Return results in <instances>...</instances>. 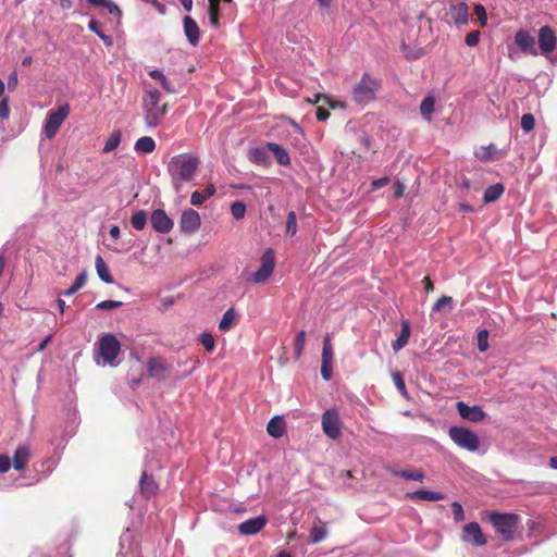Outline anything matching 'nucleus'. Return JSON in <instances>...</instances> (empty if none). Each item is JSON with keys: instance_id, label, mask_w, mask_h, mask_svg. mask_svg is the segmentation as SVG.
<instances>
[{"instance_id": "nucleus-1", "label": "nucleus", "mask_w": 557, "mask_h": 557, "mask_svg": "<svg viewBox=\"0 0 557 557\" xmlns=\"http://www.w3.org/2000/svg\"><path fill=\"white\" fill-rule=\"evenodd\" d=\"M198 166L199 159L189 153H181L171 158L168 172L176 191L182 188L183 183L193 180Z\"/></svg>"}, {"instance_id": "nucleus-2", "label": "nucleus", "mask_w": 557, "mask_h": 557, "mask_svg": "<svg viewBox=\"0 0 557 557\" xmlns=\"http://www.w3.org/2000/svg\"><path fill=\"white\" fill-rule=\"evenodd\" d=\"M95 361L99 366L116 367L119 361L116 360L120 351L121 344L113 334L102 335L95 347Z\"/></svg>"}, {"instance_id": "nucleus-3", "label": "nucleus", "mask_w": 557, "mask_h": 557, "mask_svg": "<svg viewBox=\"0 0 557 557\" xmlns=\"http://www.w3.org/2000/svg\"><path fill=\"white\" fill-rule=\"evenodd\" d=\"M161 95L157 89H148L143 99V111L146 125L149 128L158 127L166 111V104H160Z\"/></svg>"}, {"instance_id": "nucleus-4", "label": "nucleus", "mask_w": 557, "mask_h": 557, "mask_svg": "<svg viewBox=\"0 0 557 557\" xmlns=\"http://www.w3.org/2000/svg\"><path fill=\"white\" fill-rule=\"evenodd\" d=\"M450 440L460 448L474 453L480 447V440L476 433L463 426H451L448 430Z\"/></svg>"}, {"instance_id": "nucleus-5", "label": "nucleus", "mask_w": 557, "mask_h": 557, "mask_svg": "<svg viewBox=\"0 0 557 557\" xmlns=\"http://www.w3.org/2000/svg\"><path fill=\"white\" fill-rule=\"evenodd\" d=\"M490 521L496 533L506 541L512 539L518 528V516L513 513L493 512L490 515Z\"/></svg>"}, {"instance_id": "nucleus-6", "label": "nucleus", "mask_w": 557, "mask_h": 557, "mask_svg": "<svg viewBox=\"0 0 557 557\" xmlns=\"http://www.w3.org/2000/svg\"><path fill=\"white\" fill-rule=\"evenodd\" d=\"M69 114L70 106L67 103L60 106L57 110L49 111L47 113L42 128V134L45 137L48 139L53 138L58 134L59 128L66 120Z\"/></svg>"}, {"instance_id": "nucleus-7", "label": "nucleus", "mask_w": 557, "mask_h": 557, "mask_svg": "<svg viewBox=\"0 0 557 557\" xmlns=\"http://www.w3.org/2000/svg\"><path fill=\"white\" fill-rule=\"evenodd\" d=\"M377 87V82L364 74L354 89V100L358 103H368L374 99Z\"/></svg>"}, {"instance_id": "nucleus-8", "label": "nucleus", "mask_w": 557, "mask_h": 557, "mask_svg": "<svg viewBox=\"0 0 557 557\" xmlns=\"http://www.w3.org/2000/svg\"><path fill=\"white\" fill-rule=\"evenodd\" d=\"M321 425L324 434L332 438L337 440L342 435L341 419L337 409L331 408L323 412L321 418Z\"/></svg>"}, {"instance_id": "nucleus-9", "label": "nucleus", "mask_w": 557, "mask_h": 557, "mask_svg": "<svg viewBox=\"0 0 557 557\" xmlns=\"http://www.w3.org/2000/svg\"><path fill=\"white\" fill-rule=\"evenodd\" d=\"M260 262L261 264L259 270L252 273L249 277V280L256 284L265 283L272 275L275 267V258L273 250L268 249L262 255Z\"/></svg>"}, {"instance_id": "nucleus-10", "label": "nucleus", "mask_w": 557, "mask_h": 557, "mask_svg": "<svg viewBox=\"0 0 557 557\" xmlns=\"http://www.w3.org/2000/svg\"><path fill=\"white\" fill-rule=\"evenodd\" d=\"M539 45L541 52L548 59L553 60L552 53L556 47V36L548 26H543L539 32Z\"/></svg>"}, {"instance_id": "nucleus-11", "label": "nucleus", "mask_w": 557, "mask_h": 557, "mask_svg": "<svg viewBox=\"0 0 557 557\" xmlns=\"http://www.w3.org/2000/svg\"><path fill=\"white\" fill-rule=\"evenodd\" d=\"M200 224L201 219L196 210L186 209L182 212L180 228L183 233L193 234L199 230Z\"/></svg>"}, {"instance_id": "nucleus-12", "label": "nucleus", "mask_w": 557, "mask_h": 557, "mask_svg": "<svg viewBox=\"0 0 557 557\" xmlns=\"http://www.w3.org/2000/svg\"><path fill=\"white\" fill-rule=\"evenodd\" d=\"M459 416L470 422H480L485 419L486 412L480 406H468L463 401L456 404Z\"/></svg>"}, {"instance_id": "nucleus-13", "label": "nucleus", "mask_w": 557, "mask_h": 557, "mask_svg": "<svg viewBox=\"0 0 557 557\" xmlns=\"http://www.w3.org/2000/svg\"><path fill=\"white\" fill-rule=\"evenodd\" d=\"M462 540L474 546H483L486 544V539L476 522H470L463 527Z\"/></svg>"}, {"instance_id": "nucleus-14", "label": "nucleus", "mask_w": 557, "mask_h": 557, "mask_svg": "<svg viewBox=\"0 0 557 557\" xmlns=\"http://www.w3.org/2000/svg\"><path fill=\"white\" fill-rule=\"evenodd\" d=\"M151 226L156 232L166 234L172 231L174 223L162 209H157L151 214Z\"/></svg>"}, {"instance_id": "nucleus-15", "label": "nucleus", "mask_w": 557, "mask_h": 557, "mask_svg": "<svg viewBox=\"0 0 557 557\" xmlns=\"http://www.w3.org/2000/svg\"><path fill=\"white\" fill-rule=\"evenodd\" d=\"M264 516L248 519L238 525V531L243 535H253L260 532L267 524Z\"/></svg>"}, {"instance_id": "nucleus-16", "label": "nucleus", "mask_w": 557, "mask_h": 557, "mask_svg": "<svg viewBox=\"0 0 557 557\" xmlns=\"http://www.w3.org/2000/svg\"><path fill=\"white\" fill-rule=\"evenodd\" d=\"M515 41L524 53L532 54V55L537 54V50L535 47V40L528 32L522 30V29L517 32V34L515 36Z\"/></svg>"}, {"instance_id": "nucleus-17", "label": "nucleus", "mask_w": 557, "mask_h": 557, "mask_svg": "<svg viewBox=\"0 0 557 557\" xmlns=\"http://www.w3.org/2000/svg\"><path fill=\"white\" fill-rule=\"evenodd\" d=\"M183 23H184V33H185L187 40L189 41V44L191 46H194V47L197 46L199 42V36H200V32H199V27H198L197 23L188 15L184 17Z\"/></svg>"}, {"instance_id": "nucleus-18", "label": "nucleus", "mask_w": 557, "mask_h": 557, "mask_svg": "<svg viewBox=\"0 0 557 557\" xmlns=\"http://www.w3.org/2000/svg\"><path fill=\"white\" fill-rule=\"evenodd\" d=\"M268 147H253L248 151V158L251 162L258 165H269L270 157Z\"/></svg>"}, {"instance_id": "nucleus-19", "label": "nucleus", "mask_w": 557, "mask_h": 557, "mask_svg": "<svg viewBox=\"0 0 557 557\" xmlns=\"http://www.w3.org/2000/svg\"><path fill=\"white\" fill-rule=\"evenodd\" d=\"M30 450L27 445H20L13 457V467L15 470L21 471L25 468L29 460Z\"/></svg>"}, {"instance_id": "nucleus-20", "label": "nucleus", "mask_w": 557, "mask_h": 557, "mask_svg": "<svg viewBox=\"0 0 557 557\" xmlns=\"http://www.w3.org/2000/svg\"><path fill=\"white\" fill-rule=\"evenodd\" d=\"M285 421L282 417L280 416H275L273 417L269 422H268V425H267V431L268 433L274 437V438H280L283 436V434L285 433Z\"/></svg>"}, {"instance_id": "nucleus-21", "label": "nucleus", "mask_w": 557, "mask_h": 557, "mask_svg": "<svg viewBox=\"0 0 557 557\" xmlns=\"http://www.w3.org/2000/svg\"><path fill=\"white\" fill-rule=\"evenodd\" d=\"M268 149L274 154L276 161L281 165H289L290 158L286 149H284L281 145L275 143H268Z\"/></svg>"}, {"instance_id": "nucleus-22", "label": "nucleus", "mask_w": 557, "mask_h": 557, "mask_svg": "<svg viewBox=\"0 0 557 557\" xmlns=\"http://www.w3.org/2000/svg\"><path fill=\"white\" fill-rule=\"evenodd\" d=\"M216 191L213 184H208L203 191H194L190 196V203L193 206H201L207 199L212 197Z\"/></svg>"}, {"instance_id": "nucleus-23", "label": "nucleus", "mask_w": 557, "mask_h": 557, "mask_svg": "<svg viewBox=\"0 0 557 557\" xmlns=\"http://www.w3.org/2000/svg\"><path fill=\"white\" fill-rule=\"evenodd\" d=\"M411 334L410 324L407 320L401 322V330L400 334L398 335L397 339L393 343V349L395 351H398L403 349L409 342Z\"/></svg>"}, {"instance_id": "nucleus-24", "label": "nucleus", "mask_w": 557, "mask_h": 557, "mask_svg": "<svg viewBox=\"0 0 557 557\" xmlns=\"http://www.w3.org/2000/svg\"><path fill=\"white\" fill-rule=\"evenodd\" d=\"M134 149L139 154L151 153L156 149V141L150 136H143L136 140Z\"/></svg>"}, {"instance_id": "nucleus-25", "label": "nucleus", "mask_w": 557, "mask_h": 557, "mask_svg": "<svg viewBox=\"0 0 557 557\" xmlns=\"http://www.w3.org/2000/svg\"><path fill=\"white\" fill-rule=\"evenodd\" d=\"M411 499H421L428 502H436L444 498V495L440 492L429 490H418L407 495Z\"/></svg>"}, {"instance_id": "nucleus-26", "label": "nucleus", "mask_w": 557, "mask_h": 557, "mask_svg": "<svg viewBox=\"0 0 557 557\" xmlns=\"http://www.w3.org/2000/svg\"><path fill=\"white\" fill-rule=\"evenodd\" d=\"M147 370L150 376L163 379L165 376L166 367L161 359H150L147 366Z\"/></svg>"}, {"instance_id": "nucleus-27", "label": "nucleus", "mask_w": 557, "mask_h": 557, "mask_svg": "<svg viewBox=\"0 0 557 557\" xmlns=\"http://www.w3.org/2000/svg\"><path fill=\"white\" fill-rule=\"evenodd\" d=\"M388 471L394 475L400 476L406 480L422 481L424 479V473L419 469H406L398 471L394 468H388Z\"/></svg>"}, {"instance_id": "nucleus-28", "label": "nucleus", "mask_w": 557, "mask_h": 557, "mask_svg": "<svg viewBox=\"0 0 557 557\" xmlns=\"http://www.w3.org/2000/svg\"><path fill=\"white\" fill-rule=\"evenodd\" d=\"M96 271L101 281L107 284L113 283V277L101 256H97L96 258Z\"/></svg>"}, {"instance_id": "nucleus-29", "label": "nucleus", "mask_w": 557, "mask_h": 557, "mask_svg": "<svg viewBox=\"0 0 557 557\" xmlns=\"http://www.w3.org/2000/svg\"><path fill=\"white\" fill-rule=\"evenodd\" d=\"M504 190V186L499 183L487 187L483 195L484 202L490 203L496 201L503 195Z\"/></svg>"}, {"instance_id": "nucleus-30", "label": "nucleus", "mask_w": 557, "mask_h": 557, "mask_svg": "<svg viewBox=\"0 0 557 557\" xmlns=\"http://www.w3.org/2000/svg\"><path fill=\"white\" fill-rule=\"evenodd\" d=\"M157 488L158 485L156 484L154 480L151 476H148L146 471H143L140 479L141 493L147 496H150L156 493Z\"/></svg>"}, {"instance_id": "nucleus-31", "label": "nucleus", "mask_w": 557, "mask_h": 557, "mask_svg": "<svg viewBox=\"0 0 557 557\" xmlns=\"http://www.w3.org/2000/svg\"><path fill=\"white\" fill-rule=\"evenodd\" d=\"M435 110V99L433 96L425 97L421 104H420V111L423 119L426 121H431V115Z\"/></svg>"}, {"instance_id": "nucleus-32", "label": "nucleus", "mask_w": 557, "mask_h": 557, "mask_svg": "<svg viewBox=\"0 0 557 557\" xmlns=\"http://www.w3.org/2000/svg\"><path fill=\"white\" fill-rule=\"evenodd\" d=\"M235 319H236V312L233 308H230L228 310H226L219 323V329L222 331V332H227L228 330H231L235 323Z\"/></svg>"}, {"instance_id": "nucleus-33", "label": "nucleus", "mask_w": 557, "mask_h": 557, "mask_svg": "<svg viewBox=\"0 0 557 557\" xmlns=\"http://www.w3.org/2000/svg\"><path fill=\"white\" fill-rule=\"evenodd\" d=\"M327 531L323 523L314 524L310 530V542L313 544L322 542L326 537Z\"/></svg>"}, {"instance_id": "nucleus-34", "label": "nucleus", "mask_w": 557, "mask_h": 557, "mask_svg": "<svg viewBox=\"0 0 557 557\" xmlns=\"http://www.w3.org/2000/svg\"><path fill=\"white\" fill-rule=\"evenodd\" d=\"M149 76L152 77L153 79L158 81L159 84L162 86V88L164 90H166L168 92H174L175 91V89L172 86V84L168 81V78L165 77V75L161 71L152 70V71L149 72Z\"/></svg>"}, {"instance_id": "nucleus-35", "label": "nucleus", "mask_w": 557, "mask_h": 557, "mask_svg": "<svg viewBox=\"0 0 557 557\" xmlns=\"http://www.w3.org/2000/svg\"><path fill=\"white\" fill-rule=\"evenodd\" d=\"M220 0H209V22L213 27L219 26Z\"/></svg>"}, {"instance_id": "nucleus-36", "label": "nucleus", "mask_w": 557, "mask_h": 557, "mask_svg": "<svg viewBox=\"0 0 557 557\" xmlns=\"http://www.w3.org/2000/svg\"><path fill=\"white\" fill-rule=\"evenodd\" d=\"M146 223H147V214L145 211L139 210L132 214L131 224L135 230H137V231L144 230L146 226Z\"/></svg>"}, {"instance_id": "nucleus-37", "label": "nucleus", "mask_w": 557, "mask_h": 557, "mask_svg": "<svg viewBox=\"0 0 557 557\" xmlns=\"http://www.w3.org/2000/svg\"><path fill=\"white\" fill-rule=\"evenodd\" d=\"M91 5H99L108 10L112 15L120 16L121 11L111 0H87Z\"/></svg>"}, {"instance_id": "nucleus-38", "label": "nucleus", "mask_w": 557, "mask_h": 557, "mask_svg": "<svg viewBox=\"0 0 557 557\" xmlns=\"http://www.w3.org/2000/svg\"><path fill=\"white\" fill-rule=\"evenodd\" d=\"M120 143H121V133H120V131H114L107 139L102 151L104 153H109V152L113 151L115 148H117Z\"/></svg>"}, {"instance_id": "nucleus-39", "label": "nucleus", "mask_w": 557, "mask_h": 557, "mask_svg": "<svg viewBox=\"0 0 557 557\" xmlns=\"http://www.w3.org/2000/svg\"><path fill=\"white\" fill-rule=\"evenodd\" d=\"M322 362L323 363H333V347H332L331 339L329 336H326L323 341Z\"/></svg>"}, {"instance_id": "nucleus-40", "label": "nucleus", "mask_w": 557, "mask_h": 557, "mask_svg": "<svg viewBox=\"0 0 557 557\" xmlns=\"http://www.w3.org/2000/svg\"><path fill=\"white\" fill-rule=\"evenodd\" d=\"M454 300L449 296H442L432 307L433 311H441L443 309L451 310Z\"/></svg>"}, {"instance_id": "nucleus-41", "label": "nucleus", "mask_w": 557, "mask_h": 557, "mask_svg": "<svg viewBox=\"0 0 557 557\" xmlns=\"http://www.w3.org/2000/svg\"><path fill=\"white\" fill-rule=\"evenodd\" d=\"M297 233V218L294 211H290L286 220V235L294 236Z\"/></svg>"}, {"instance_id": "nucleus-42", "label": "nucleus", "mask_w": 557, "mask_h": 557, "mask_svg": "<svg viewBox=\"0 0 557 557\" xmlns=\"http://www.w3.org/2000/svg\"><path fill=\"white\" fill-rule=\"evenodd\" d=\"M231 213L234 219L240 220L245 216L246 205L242 201H235L231 205Z\"/></svg>"}, {"instance_id": "nucleus-43", "label": "nucleus", "mask_w": 557, "mask_h": 557, "mask_svg": "<svg viewBox=\"0 0 557 557\" xmlns=\"http://www.w3.org/2000/svg\"><path fill=\"white\" fill-rule=\"evenodd\" d=\"M496 151V147L494 145H490V146H483L481 147L476 152H475V156L480 159V160H488L492 154Z\"/></svg>"}, {"instance_id": "nucleus-44", "label": "nucleus", "mask_w": 557, "mask_h": 557, "mask_svg": "<svg viewBox=\"0 0 557 557\" xmlns=\"http://www.w3.org/2000/svg\"><path fill=\"white\" fill-rule=\"evenodd\" d=\"M478 348L482 352H484L488 349V331L487 330H481L478 333Z\"/></svg>"}, {"instance_id": "nucleus-45", "label": "nucleus", "mask_w": 557, "mask_h": 557, "mask_svg": "<svg viewBox=\"0 0 557 557\" xmlns=\"http://www.w3.org/2000/svg\"><path fill=\"white\" fill-rule=\"evenodd\" d=\"M305 342H306V332L299 331L295 338V354L297 357H299L305 348Z\"/></svg>"}, {"instance_id": "nucleus-46", "label": "nucleus", "mask_w": 557, "mask_h": 557, "mask_svg": "<svg viewBox=\"0 0 557 557\" xmlns=\"http://www.w3.org/2000/svg\"><path fill=\"white\" fill-rule=\"evenodd\" d=\"M199 342L206 348V350L211 351L215 347V341L213 336L209 333H202L199 336Z\"/></svg>"}, {"instance_id": "nucleus-47", "label": "nucleus", "mask_w": 557, "mask_h": 557, "mask_svg": "<svg viewBox=\"0 0 557 557\" xmlns=\"http://www.w3.org/2000/svg\"><path fill=\"white\" fill-rule=\"evenodd\" d=\"M535 120L530 113L523 114L521 117V127L525 132H530L534 128Z\"/></svg>"}, {"instance_id": "nucleus-48", "label": "nucleus", "mask_w": 557, "mask_h": 557, "mask_svg": "<svg viewBox=\"0 0 557 557\" xmlns=\"http://www.w3.org/2000/svg\"><path fill=\"white\" fill-rule=\"evenodd\" d=\"M455 12L457 13L456 21H461L462 23L467 22L468 18V7L466 3H459L457 7L454 8Z\"/></svg>"}, {"instance_id": "nucleus-49", "label": "nucleus", "mask_w": 557, "mask_h": 557, "mask_svg": "<svg viewBox=\"0 0 557 557\" xmlns=\"http://www.w3.org/2000/svg\"><path fill=\"white\" fill-rule=\"evenodd\" d=\"M123 304L116 300H103L96 305V309L98 310H112L120 308Z\"/></svg>"}, {"instance_id": "nucleus-50", "label": "nucleus", "mask_w": 557, "mask_h": 557, "mask_svg": "<svg viewBox=\"0 0 557 557\" xmlns=\"http://www.w3.org/2000/svg\"><path fill=\"white\" fill-rule=\"evenodd\" d=\"M10 115L9 99L7 97L0 100V121H5Z\"/></svg>"}, {"instance_id": "nucleus-51", "label": "nucleus", "mask_w": 557, "mask_h": 557, "mask_svg": "<svg viewBox=\"0 0 557 557\" xmlns=\"http://www.w3.org/2000/svg\"><path fill=\"white\" fill-rule=\"evenodd\" d=\"M392 377H393V381H394L397 389L401 393V395L407 396L406 385H405V382H404L400 373L399 372H394L392 374Z\"/></svg>"}, {"instance_id": "nucleus-52", "label": "nucleus", "mask_w": 557, "mask_h": 557, "mask_svg": "<svg viewBox=\"0 0 557 557\" xmlns=\"http://www.w3.org/2000/svg\"><path fill=\"white\" fill-rule=\"evenodd\" d=\"M451 511H453V515H454V519L457 522H460V521L465 520V512H463L462 506L458 502H454L451 504Z\"/></svg>"}, {"instance_id": "nucleus-53", "label": "nucleus", "mask_w": 557, "mask_h": 557, "mask_svg": "<svg viewBox=\"0 0 557 557\" xmlns=\"http://www.w3.org/2000/svg\"><path fill=\"white\" fill-rule=\"evenodd\" d=\"M481 34L479 30H473L466 36V44L469 47H475L480 41Z\"/></svg>"}, {"instance_id": "nucleus-54", "label": "nucleus", "mask_w": 557, "mask_h": 557, "mask_svg": "<svg viewBox=\"0 0 557 557\" xmlns=\"http://www.w3.org/2000/svg\"><path fill=\"white\" fill-rule=\"evenodd\" d=\"M333 372V363H321V375L325 381H330Z\"/></svg>"}, {"instance_id": "nucleus-55", "label": "nucleus", "mask_w": 557, "mask_h": 557, "mask_svg": "<svg viewBox=\"0 0 557 557\" xmlns=\"http://www.w3.org/2000/svg\"><path fill=\"white\" fill-rule=\"evenodd\" d=\"M474 13L478 16V18L480 20L481 25H485L487 17H486V12H485L484 7L481 4H476L474 7Z\"/></svg>"}, {"instance_id": "nucleus-56", "label": "nucleus", "mask_w": 557, "mask_h": 557, "mask_svg": "<svg viewBox=\"0 0 557 557\" xmlns=\"http://www.w3.org/2000/svg\"><path fill=\"white\" fill-rule=\"evenodd\" d=\"M18 85V76L16 71L11 72V74L8 77V89L10 91H13Z\"/></svg>"}, {"instance_id": "nucleus-57", "label": "nucleus", "mask_w": 557, "mask_h": 557, "mask_svg": "<svg viewBox=\"0 0 557 557\" xmlns=\"http://www.w3.org/2000/svg\"><path fill=\"white\" fill-rule=\"evenodd\" d=\"M11 459L7 455H0V472H8L11 468Z\"/></svg>"}, {"instance_id": "nucleus-58", "label": "nucleus", "mask_w": 557, "mask_h": 557, "mask_svg": "<svg viewBox=\"0 0 557 557\" xmlns=\"http://www.w3.org/2000/svg\"><path fill=\"white\" fill-rule=\"evenodd\" d=\"M389 182V178L388 177H381V178H377L375 181L372 182V189L375 190V189H380L384 186H386Z\"/></svg>"}, {"instance_id": "nucleus-59", "label": "nucleus", "mask_w": 557, "mask_h": 557, "mask_svg": "<svg viewBox=\"0 0 557 557\" xmlns=\"http://www.w3.org/2000/svg\"><path fill=\"white\" fill-rule=\"evenodd\" d=\"M86 281H87V275L85 272H82L77 275V277L75 278L73 284L76 285L78 287V289H81L86 284Z\"/></svg>"}, {"instance_id": "nucleus-60", "label": "nucleus", "mask_w": 557, "mask_h": 557, "mask_svg": "<svg viewBox=\"0 0 557 557\" xmlns=\"http://www.w3.org/2000/svg\"><path fill=\"white\" fill-rule=\"evenodd\" d=\"M329 116H330V112L325 108L319 107L317 109V119L319 121H326L329 119Z\"/></svg>"}, {"instance_id": "nucleus-61", "label": "nucleus", "mask_w": 557, "mask_h": 557, "mask_svg": "<svg viewBox=\"0 0 557 557\" xmlns=\"http://www.w3.org/2000/svg\"><path fill=\"white\" fill-rule=\"evenodd\" d=\"M88 28L94 32L98 37L102 32L99 28V23L96 20H90L88 23Z\"/></svg>"}, {"instance_id": "nucleus-62", "label": "nucleus", "mask_w": 557, "mask_h": 557, "mask_svg": "<svg viewBox=\"0 0 557 557\" xmlns=\"http://www.w3.org/2000/svg\"><path fill=\"white\" fill-rule=\"evenodd\" d=\"M422 284H423L424 290L426 293H430V292H432L434 289L433 283H432V281L429 277H424L422 280Z\"/></svg>"}, {"instance_id": "nucleus-63", "label": "nucleus", "mask_w": 557, "mask_h": 557, "mask_svg": "<svg viewBox=\"0 0 557 557\" xmlns=\"http://www.w3.org/2000/svg\"><path fill=\"white\" fill-rule=\"evenodd\" d=\"M146 2L151 3L161 14L165 13V8L157 0H147Z\"/></svg>"}, {"instance_id": "nucleus-64", "label": "nucleus", "mask_w": 557, "mask_h": 557, "mask_svg": "<svg viewBox=\"0 0 557 557\" xmlns=\"http://www.w3.org/2000/svg\"><path fill=\"white\" fill-rule=\"evenodd\" d=\"M120 234H121V231H120V227L116 226V225H113L111 228H110V236L114 239H117L120 237Z\"/></svg>"}]
</instances>
